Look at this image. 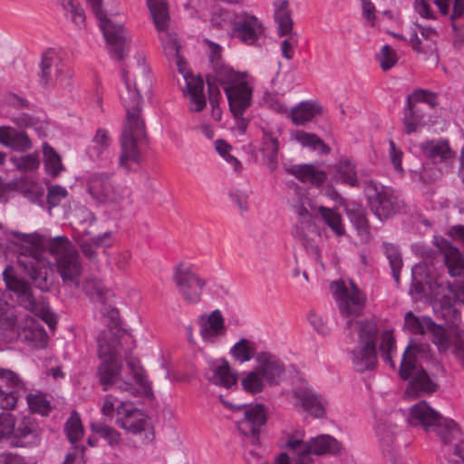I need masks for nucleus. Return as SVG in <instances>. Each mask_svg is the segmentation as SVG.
I'll list each match as a JSON object with an SVG mask.
<instances>
[{"mask_svg":"<svg viewBox=\"0 0 464 464\" xmlns=\"http://www.w3.org/2000/svg\"><path fill=\"white\" fill-rule=\"evenodd\" d=\"M122 79L126 84V92L121 95L126 118L120 139L119 166L129 172L132 170V164H140L141 159L140 145L147 138L146 125L141 112L143 102L141 92L150 91L151 80L148 74L143 73L139 80L133 82L131 88L125 69L122 70Z\"/></svg>","mask_w":464,"mask_h":464,"instance_id":"1","label":"nucleus"},{"mask_svg":"<svg viewBox=\"0 0 464 464\" xmlns=\"http://www.w3.org/2000/svg\"><path fill=\"white\" fill-rule=\"evenodd\" d=\"M153 23L160 34V38L166 56L169 60H174L178 70L182 74L186 85L183 95L188 99V110L193 112L202 111L207 105L204 94V81L198 75H193L187 70L186 63L179 54V44L177 35L168 31L169 15L165 0H147Z\"/></svg>","mask_w":464,"mask_h":464,"instance_id":"2","label":"nucleus"},{"mask_svg":"<svg viewBox=\"0 0 464 464\" xmlns=\"http://www.w3.org/2000/svg\"><path fill=\"white\" fill-rule=\"evenodd\" d=\"M292 207L300 218V221L295 226L294 237L301 242L308 252L319 256V247L316 246L315 240L320 237V233L314 221V218L318 213L319 206L301 190L295 189V197L292 199Z\"/></svg>","mask_w":464,"mask_h":464,"instance_id":"3","label":"nucleus"},{"mask_svg":"<svg viewBox=\"0 0 464 464\" xmlns=\"http://www.w3.org/2000/svg\"><path fill=\"white\" fill-rule=\"evenodd\" d=\"M411 422L420 425L428 432L435 431L444 444H450L460 436V430L452 420L443 418L425 401H420L411 408Z\"/></svg>","mask_w":464,"mask_h":464,"instance_id":"4","label":"nucleus"},{"mask_svg":"<svg viewBox=\"0 0 464 464\" xmlns=\"http://www.w3.org/2000/svg\"><path fill=\"white\" fill-rule=\"evenodd\" d=\"M88 192L97 202L117 209L130 202V188L119 182L112 173H94L88 181Z\"/></svg>","mask_w":464,"mask_h":464,"instance_id":"5","label":"nucleus"},{"mask_svg":"<svg viewBox=\"0 0 464 464\" xmlns=\"http://www.w3.org/2000/svg\"><path fill=\"white\" fill-rule=\"evenodd\" d=\"M89 2L103 33L109 54L113 59L123 60L129 53L130 37L128 31L102 10V0H89Z\"/></svg>","mask_w":464,"mask_h":464,"instance_id":"6","label":"nucleus"},{"mask_svg":"<svg viewBox=\"0 0 464 464\" xmlns=\"http://www.w3.org/2000/svg\"><path fill=\"white\" fill-rule=\"evenodd\" d=\"M399 375L402 380H410L406 388V393L410 396L420 397L431 394L439 389L427 372L417 363V357L411 343L406 347L399 370Z\"/></svg>","mask_w":464,"mask_h":464,"instance_id":"7","label":"nucleus"},{"mask_svg":"<svg viewBox=\"0 0 464 464\" xmlns=\"http://www.w3.org/2000/svg\"><path fill=\"white\" fill-rule=\"evenodd\" d=\"M22 241L24 245L22 246L18 256V265L23 268L24 274L30 276L38 289L44 292L48 291L52 281L48 276V267L40 259L38 249L40 237L33 235H23Z\"/></svg>","mask_w":464,"mask_h":464,"instance_id":"8","label":"nucleus"},{"mask_svg":"<svg viewBox=\"0 0 464 464\" xmlns=\"http://www.w3.org/2000/svg\"><path fill=\"white\" fill-rule=\"evenodd\" d=\"M4 281L6 287L14 293L18 304L26 310L34 313L45 322L50 328L56 324V318L44 304L40 303L33 295L28 282L16 276L12 266H7L3 271Z\"/></svg>","mask_w":464,"mask_h":464,"instance_id":"9","label":"nucleus"},{"mask_svg":"<svg viewBox=\"0 0 464 464\" xmlns=\"http://www.w3.org/2000/svg\"><path fill=\"white\" fill-rule=\"evenodd\" d=\"M222 403L242 413V417L237 420L238 432L246 438V442L252 446L260 443V434L265 429L268 418L266 408L262 403L242 404L234 406L219 396Z\"/></svg>","mask_w":464,"mask_h":464,"instance_id":"10","label":"nucleus"},{"mask_svg":"<svg viewBox=\"0 0 464 464\" xmlns=\"http://www.w3.org/2000/svg\"><path fill=\"white\" fill-rule=\"evenodd\" d=\"M334 296L336 301L338 310L341 315L347 320V328H351L353 324V318L362 314L366 303V295L350 280L349 285L343 281H334L331 284Z\"/></svg>","mask_w":464,"mask_h":464,"instance_id":"11","label":"nucleus"},{"mask_svg":"<svg viewBox=\"0 0 464 464\" xmlns=\"http://www.w3.org/2000/svg\"><path fill=\"white\" fill-rule=\"evenodd\" d=\"M172 278L179 295L185 302L190 304H198L201 302L208 282L192 267L179 263L174 268Z\"/></svg>","mask_w":464,"mask_h":464,"instance_id":"12","label":"nucleus"},{"mask_svg":"<svg viewBox=\"0 0 464 464\" xmlns=\"http://www.w3.org/2000/svg\"><path fill=\"white\" fill-rule=\"evenodd\" d=\"M368 198L371 210L381 221L401 213L405 208L404 201L389 187L371 183Z\"/></svg>","mask_w":464,"mask_h":464,"instance_id":"13","label":"nucleus"},{"mask_svg":"<svg viewBox=\"0 0 464 464\" xmlns=\"http://www.w3.org/2000/svg\"><path fill=\"white\" fill-rule=\"evenodd\" d=\"M72 71L53 50L43 54L40 63L39 82L43 87L71 86Z\"/></svg>","mask_w":464,"mask_h":464,"instance_id":"14","label":"nucleus"},{"mask_svg":"<svg viewBox=\"0 0 464 464\" xmlns=\"http://www.w3.org/2000/svg\"><path fill=\"white\" fill-rule=\"evenodd\" d=\"M123 368L120 360L103 361L98 367V376L103 386V391H107L112 385H116L117 389L127 392L130 394H135L136 389L133 385L132 379L123 378L121 376Z\"/></svg>","mask_w":464,"mask_h":464,"instance_id":"15","label":"nucleus"},{"mask_svg":"<svg viewBox=\"0 0 464 464\" xmlns=\"http://www.w3.org/2000/svg\"><path fill=\"white\" fill-rule=\"evenodd\" d=\"M118 425L133 434H140L146 430L148 415L138 409L131 401H121L116 408Z\"/></svg>","mask_w":464,"mask_h":464,"instance_id":"16","label":"nucleus"},{"mask_svg":"<svg viewBox=\"0 0 464 464\" xmlns=\"http://www.w3.org/2000/svg\"><path fill=\"white\" fill-rule=\"evenodd\" d=\"M56 271L63 283L68 287L79 288L80 278L82 272L79 253L74 250L64 253L55 261Z\"/></svg>","mask_w":464,"mask_h":464,"instance_id":"17","label":"nucleus"},{"mask_svg":"<svg viewBox=\"0 0 464 464\" xmlns=\"http://www.w3.org/2000/svg\"><path fill=\"white\" fill-rule=\"evenodd\" d=\"M233 34L246 44H256L264 34L261 22L252 14L246 12L237 14L233 27Z\"/></svg>","mask_w":464,"mask_h":464,"instance_id":"18","label":"nucleus"},{"mask_svg":"<svg viewBox=\"0 0 464 464\" xmlns=\"http://www.w3.org/2000/svg\"><path fill=\"white\" fill-rule=\"evenodd\" d=\"M262 138L259 150L267 160V167L275 170L278 162V152L280 150V137L282 130L277 126L266 125L261 127Z\"/></svg>","mask_w":464,"mask_h":464,"instance_id":"19","label":"nucleus"},{"mask_svg":"<svg viewBox=\"0 0 464 464\" xmlns=\"http://www.w3.org/2000/svg\"><path fill=\"white\" fill-rule=\"evenodd\" d=\"M224 92L233 116L244 114L251 105L253 90L246 78L233 86H227Z\"/></svg>","mask_w":464,"mask_h":464,"instance_id":"20","label":"nucleus"},{"mask_svg":"<svg viewBox=\"0 0 464 464\" xmlns=\"http://www.w3.org/2000/svg\"><path fill=\"white\" fill-rule=\"evenodd\" d=\"M199 335L203 341L215 343L216 340L226 334L225 319L220 310L216 309L209 314H201L198 318Z\"/></svg>","mask_w":464,"mask_h":464,"instance_id":"21","label":"nucleus"},{"mask_svg":"<svg viewBox=\"0 0 464 464\" xmlns=\"http://www.w3.org/2000/svg\"><path fill=\"white\" fill-rule=\"evenodd\" d=\"M416 27L419 29V33L413 29L408 40L412 50L425 55L426 58L437 59L436 31L431 27H423L417 24Z\"/></svg>","mask_w":464,"mask_h":464,"instance_id":"22","label":"nucleus"},{"mask_svg":"<svg viewBox=\"0 0 464 464\" xmlns=\"http://www.w3.org/2000/svg\"><path fill=\"white\" fill-rule=\"evenodd\" d=\"M256 359L258 363L256 368L263 379L270 385L278 384L285 372L284 362L278 357L269 353H259Z\"/></svg>","mask_w":464,"mask_h":464,"instance_id":"23","label":"nucleus"},{"mask_svg":"<svg viewBox=\"0 0 464 464\" xmlns=\"http://www.w3.org/2000/svg\"><path fill=\"white\" fill-rule=\"evenodd\" d=\"M434 244L443 255L449 274L451 276H459L464 274V257L459 250L442 237H435Z\"/></svg>","mask_w":464,"mask_h":464,"instance_id":"24","label":"nucleus"},{"mask_svg":"<svg viewBox=\"0 0 464 464\" xmlns=\"http://www.w3.org/2000/svg\"><path fill=\"white\" fill-rule=\"evenodd\" d=\"M20 386L17 375L9 370L0 369V408L11 410L17 402L16 389Z\"/></svg>","mask_w":464,"mask_h":464,"instance_id":"25","label":"nucleus"},{"mask_svg":"<svg viewBox=\"0 0 464 464\" xmlns=\"http://www.w3.org/2000/svg\"><path fill=\"white\" fill-rule=\"evenodd\" d=\"M0 144L17 152H24L33 148L27 132L11 126H0Z\"/></svg>","mask_w":464,"mask_h":464,"instance_id":"26","label":"nucleus"},{"mask_svg":"<svg viewBox=\"0 0 464 464\" xmlns=\"http://www.w3.org/2000/svg\"><path fill=\"white\" fill-rule=\"evenodd\" d=\"M295 397L299 401L304 411L310 415L322 418L325 414V401L320 394L311 388H298L294 392Z\"/></svg>","mask_w":464,"mask_h":464,"instance_id":"27","label":"nucleus"},{"mask_svg":"<svg viewBox=\"0 0 464 464\" xmlns=\"http://www.w3.org/2000/svg\"><path fill=\"white\" fill-rule=\"evenodd\" d=\"M424 111L422 103L415 102L410 96L407 97L403 116L404 131L407 134L417 132L425 126Z\"/></svg>","mask_w":464,"mask_h":464,"instance_id":"28","label":"nucleus"},{"mask_svg":"<svg viewBox=\"0 0 464 464\" xmlns=\"http://www.w3.org/2000/svg\"><path fill=\"white\" fill-rule=\"evenodd\" d=\"M28 438H31L32 440H35L38 438V429L34 420L30 417H24L18 420H14L11 446L24 447L31 442V440H27Z\"/></svg>","mask_w":464,"mask_h":464,"instance_id":"29","label":"nucleus"},{"mask_svg":"<svg viewBox=\"0 0 464 464\" xmlns=\"http://www.w3.org/2000/svg\"><path fill=\"white\" fill-rule=\"evenodd\" d=\"M353 368L358 372L372 370L377 363L376 346L360 345L351 352Z\"/></svg>","mask_w":464,"mask_h":464,"instance_id":"30","label":"nucleus"},{"mask_svg":"<svg viewBox=\"0 0 464 464\" xmlns=\"http://www.w3.org/2000/svg\"><path fill=\"white\" fill-rule=\"evenodd\" d=\"M71 219L78 237H90L92 235L96 218L86 207H76L71 212Z\"/></svg>","mask_w":464,"mask_h":464,"instance_id":"31","label":"nucleus"},{"mask_svg":"<svg viewBox=\"0 0 464 464\" xmlns=\"http://www.w3.org/2000/svg\"><path fill=\"white\" fill-rule=\"evenodd\" d=\"M285 170L300 181L309 182L314 186L322 185L327 179L326 172L313 164L296 165L287 168Z\"/></svg>","mask_w":464,"mask_h":464,"instance_id":"32","label":"nucleus"},{"mask_svg":"<svg viewBox=\"0 0 464 464\" xmlns=\"http://www.w3.org/2000/svg\"><path fill=\"white\" fill-rule=\"evenodd\" d=\"M314 455L339 454L342 450L341 443L333 436L327 434L318 435L305 441Z\"/></svg>","mask_w":464,"mask_h":464,"instance_id":"33","label":"nucleus"},{"mask_svg":"<svg viewBox=\"0 0 464 464\" xmlns=\"http://www.w3.org/2000/svg\"><path fill=\"white\" fill-rule=\"evenodd\" d=\"M333 179L351 187L358 186L355 163L346 156H342L334 165Z\"/></svg>","mask_w":464,"mask_h":464,"instance_id":"34","label":"nucleus"},{"mask_svg":"<svg viewBox=\"0 0 464 464\" xmlns=\"http://www.w3.org/2000/svg\"><path fill=\"white\" fill-rule=\"evenodd\" d=\"M322 113V107L314 101H303L292 108L290 117L295 125L300 126L311 121Z\"/></svg>","mask_w":464,"mask_h":464,"instance_id":"35","label":"nucleus"},{"mask_svg":"<svg viewBox=\"0 0 464 464\" xmlns=\"http://www.w3.org/2000/svg\"><path fill=\"white\" fill-rule=\"evenodd\" d=\"M98 356L103 361L118 359L119 338L111 332H102L98 337Z\"/></svg>","mask_w":464,"mask_h":464,"instance_id":"36","label":"nucleus"},{"mask_svg":"<svg viewBox=\"0 0 464 464\" xmlns=\"http://www.w3.org/2000/svg\"><path fill=\"white\" fill-rule=\"evenodd\" d=\"M288 5L287 0H278L276 3L275 21L277 24V31L280 36L295 34L293 32L294 21L291 17Z\"/></svg>","mask_w":464,"mask_h":464,"instance_id":"37","label":"nucleus"},{"mask_svg":"<svg viewBox=\"0 0 464 464\" xmlns=\"http://www.w3.org/2000/svg\"><path fill=\"white\" fill-rule=\"evenodd\" d=\"M429 327L426 332H430L432 335V342L438 346L440 351H446L450 348V345L455 341V338L459 336V333L455 331L453 333H447L446 330L440 324H437L433 320H428Z\"/></svg>","mask_w":464,"mask_h":464,"instance_id":"38","label":"nucleus"},{"mask_svg":"<svg viewBox=\"0 0 464 464\" xmlns=\"http://www.w3.org/2000/svg\"><path fill=\"white\" fill-rule=\"evenodd\" d=\"M212 70L214 72V79L223 86L224 90L227 86L237 84L246 77L245 72H236L233 68L224 63L216 65Z\"/></svg>","mask_w":464,"mask_h":464,"instance_id":"39","label":"nucleus"},{"mask_svg":"<svg viewBox=\"0 0 464 464\" xmlns=\"http://www.w3.org/2000/svg\"><path fill=\"white\" fill-rule=\"evenodd\" d=\"M286 447L295 454L294 464H312L314 453L310 450L305 441L291 435L286 440Z\"/></svg>","mask_w":464,"mask_h":464,"instance_id":"40","label":"nucleus"},{"mask_svg":"<svg viewBox=\"0 0 464 464\" xmlns=\"http://www.w3.org/2000/svg\"><path fill=\"white\" fill-rule=\"evenodd\" d=\"M420 148L423 153L431 159L440 157L447 160L454 157V152L450 148L449 142L444 140L426 141L421 144Z\"/></svg>","mask_w":464,"mask_h":464,"instance_id":"41","label":"nucleus"},{"mask_svg":"<svg viewBox=\"0 0 464 464\" xmlns=\"http://www.w3.org/2000/svg\"><path fill=\"white\" fill-rule=\"evenodd\" d=\"M346 214L360 234H370V226L366 217V210L362 206L356 204L348 206L346 208Z\"/></svg>","mask_w":464,"mask_h":464,"instance_id":"42","label":"nucleus"},{"mask_svg":"<svg viewBox=\"0 0 464 464\" xmlns=\"http://www.w3.org/2000/svg\"><path fill=\"white\" fill-rule=\"evenodd\" d=\"M111 236V232H105L103 234L92 237L90 240L79 237L78 245L82 254L90 260H95L97 257V252L95 246H101L105 245V240L110 238Z\"/></svg>","mask_w":464,"mask_h":464,"instance_id":"43","label":"nucleus"},{"mask_svg":"<svg viewBox=\"0 0 464 464\" xmlns=\"http://www.w3.org/2000/svg\"><path fill=\"white\" fill-rule=\"evenodd\" d=\"M43 153L46 172L53 178L57 177L63 170L61 156L48 143H44Z\"/></svg>","mask_w":464,"mask_h":464,"instance_id":"44","label":"nucleus"},{"mask_svg":"<svg viewBox=\"0 0 464 464\" xmlns=\"http://www.w3.org/2000/svg\"><path fill=\"white\" fill-rule=\"evenodd\" d=\"M379 353L381 357L392 368H395L392 361V353L396 351L395 339L392 330H384L381 334V342L379 343Z\"/></svg>","mask_w":464,"mask_h":464,"instance_id":"45","label":"nucleus"},{"mask_svg":"<svg viewBox=\"0 0 464 464\" xmlns=\"http://www.w3.org/2000/svg\"><path fill=\"white\" fill-rule=\"evenodd\" d=\"M382 248L385 256L389 260L392 277L397 284L400 283V273L402 267V258L399 248L391 243H383Z\"/></svg>","mask_w":464,"mask_h":464,"instance_id":"46","label":"nucleus"},{"mask_svg":"<svg viewBox=\"0 0 464 464\" xmlns=\"http://www.w3.org/2000/svg\"><path fill=\"white\" fill-rule=\"evenodd\" d=\"M210 381L225 388H230L237 383V375L233 373L227 361L223 360L222 363L218 366Z\"/></svg>","mask_w":464,"mask_h":464,"instance_id":"47","label":"nucleus"},{"mask_svg":"<svg viewBox=\"0 0 464 464\" xmlns=\"http://www.w3.org/2000/svg\"><path fill=\"white\" fill-rule=\"evenodd\" d=\"M82 289L92 301L104 304L107 290L100 280L94 277L87 278L83 281Z\"/></svg>","mask_w":464,"mask_h":464,"instance_id":"48","label":"nucleus"},{"mask_svg":"<svg viewBox=\"0 0 464 464\" xmlns=\"http://www.w3.org/2000/svg\"><path fill=\"white\" fill-rule=\"evenodd\" d=\"M10 161L17 170L25 173L34 172L40 166V158L37 152L14 156Z\"/></svg>","mask_w":464,"mask_h":464,"instance_id":"49","label":"nucleus"},{"mask_svg":"<svg viewBox=\"0 0 464 464\" xmlns=\"http://www.w3.org/2000/svg\"><path fill=\"white\" fill-rule=\"evenodd\" d=\"M295 139L304 147H311L314 150H320L324 154H329L330 147L324 142L316 134L304 130H296L294 134Z\"/></svg>","mask_w":464,"mask_h":464,"instance_id":"50","label":"nucleus"},{"mask_svg":"<svg viewBox=\"0 0 464 464\" xmlns=\"http://www.w3.org/2000/svg\"><path fill=\"white\" fill-rule=\"evenodd\" d=\"M359 324V340L358 343L360 345L368 344L369 346H376L375 339L378 333V328L373 320L365 319L360 322H355Z\"/></svg>","mask_w":464,"mask_h":464,"instance_id":"51","label":"nucleus"},{"mask_svg":"<svg viewBox=\"0 0 464 464\" xmlns=\"http://www.w3.org/2000/svg\"><path fill=\"white\" fill-rule=\"evenodd\" d=\"M318 213L336 236L342 237L345 234V229L342 223V217L339 213L324 206L318 207Z\"/></svg>","mask_w":464,"mask_h":464,"instance_id":"52","label":"nucleus"},{"mask_svg":"<svg viewBox=\"0 0 464 464\" xmlns=\"http://www.w3.org/2000/svg\"><path fill=\"white\" fill-rule=\"evenodd\" d=\"M265 380L256 368L249 372L241 381L243 389L250 393L256 394L261 392L265 388Z\"/></svg>","mask_w":464,"mask_h":464,"instance_id":"53","label":"nucleus"},{"mask_svg":"<svg viewBox=\"0 0 464 464\" xmlns=\"http://www.w3.org/2000/svg\"><path fill=\"white\" fill-rule=\"evenodd\" d=\"M65 430L71 443H75L82 438L83 428L78 412L72 411L71 413L70 418L65 423Z\"/></svg>","mask_w":464,"mask_h":464,"instance_id":"54","label":"nucleus"},{"mask_svg":"<svg viewBox=\"0 0 464 464\" xmlns=\"http://www.w3.org/2000/svg\"><path fill=\"white\" fill-rule=\"evenodd\" d=\"M428 320H431V318L429 316L419 318L411 311H409L404 317V326L411 334H423L426 333V328L429 327Z\"/></svg>","mask_w":464,"mask_h":464,"instance_id":"55","label":"nucleus"},{"mask_svg":"<svg viewBox=\"0 0 464 464\" xmlns=\"http://www.w3.org/2000/svg\"><path fill=\"white\" fill-rule=\"evenodd\" d=\"M127 366L130 370V373L132 375V379L136 383L143 389L146 394L152 392V388L147 380L144 369L136 360H130L127 362Z\"/></svg>","mask_w":464,"mask_h":464,"instance_id":"56","label":"nucleus"},{"mask_svg":"<svg viewBox=\"0 0 464 464\" xmlns=\"http://www.w3.org/2000/svg\"><path fill=\"white\" fill-rule=\"evenodd\" d=\"M237 17V14L226 9H219L213 14L211 24L218 29L228 30L234 27Z\"/></svg>","mask_w":464,"mask_h":464,"instance_id":"57","label":"nucleus"},{"mask_svg":"<svg viewBox=\"0 0 464 464\" xmlns=\"http://www.w3.org/2000/svg\"><path fill=\"white\" fill-rule=\"evenodd\" d=\"M91 428L93 432L104 439L110 446L114 447L119 444L121 435L115 429L102 423H92Z\"/></svg>","mask_w":464,"mask_h":464,"instance_id":"58","label":"nucleus"},{"mask_svg":"<svg viewBox=\"0 0 464 464\" xmlns=\"http://www.w3.org/2000/svg\"><path fill=\"white\" fill-rule=\"evenodd\" d=\"M71 242L68 237L58 236L52 239H49L44 247L53 255L57 256V257L61 256L64 253L74 251L70 248Z\"/></svg>","mask_w":464,"mask_h":464,"instance_id":"59","label":"nucleus"},{"mask_svg":"<svg viewBox=\"0 0 464 464\" xmlns=\"http://www.w3.org/2000/svg\"><path fill=\"white\" fill-rule=\"evenodd\" d=\"M27 403L32 412H36L43 416L48 415L51 411L50 402L43 394L27 395Z\"/></svg>","mask_w":464,"mask_h":464,"instance_id":"60","label":"nucleus"},{"mask_svg":"<svg viewBox=\"0 0 464 464\" xmlns=\"http://www.w3.org/2000/svg\"><path fill=\"white\" fill-rule=\"evenodd\" d=\"M68 197V191L60 185H51L47 188L46 202L49 208H55Z\"/></svg>","mask_w":464,"mask_h":464,"instance_id":"61","label":"nucleus"},{"mask_svg":"<svg viewBox=\"0 0 464 464\" xmlns=\"http://www.w3.org/2000/svg\"><path fill=\"white\" fill-rule=\"evenodd\" d=\"M380 66L386 72L393 67L398 62V55L395 50L390 45H383L378 56Z\"/></svg>","mask_w":464,"mask_h":464,"instance_id":"62","label":"nucleus"},{"mask_svg":"<svg viewBox=\"0 0 464 464\" xmlns=\"http://www.w3.org/2000/svg\"><path fill=\"white\" fill-rule=\"evenodd\" d=\"M231 354L233 357L240 362H246L251 360L253 357L252 350L248 346V341L246 339H241L232 348Z\"/></svg>","mask_w":464,"mask_h":464,"instance_id":"63","label":"nucleus"},{"mask_svg":"<svg viewBox=\"0 0 464 464\" xmlns=\"http://www.w3.org/2000/svg\"><path fill=\"white\" fill-rule=\"evenodd\" d=\"M409 96L415 102L422 103L424 109L426 105L430 106V108H435L439 105L437 94L433 92H429L422 89L416 90Z\"/></svg>","mask_w":464,"mask_h":464,"instance_id":"64","label":"nucleus"}]
</instances>
